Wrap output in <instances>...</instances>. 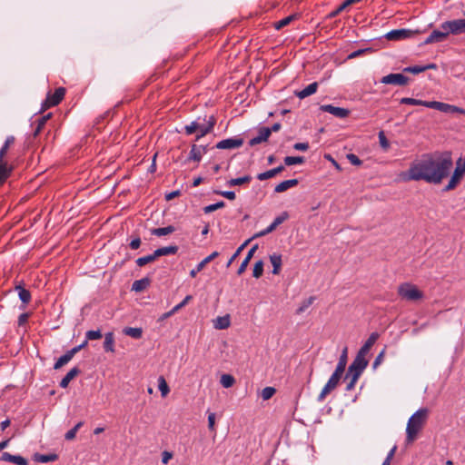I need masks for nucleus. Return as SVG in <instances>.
Here are the masks:
<instances>
[{
  "label": "nucleus",
  "mask_w": 465,
  "mask_h": 465,
  "mask_svg": "<svg viewBox=\"0 0 465 465\" xmlns=\"http://www.w3.org/2000/svg\"><path fill=\"white\" fill-rule=\"evenodd\" d=\"M219 255V252H212L210 255H208L207 257H205L202 262H200L196 267L194 269H193L191 272H190V276L192 278H194L196 277L197 273L200 272L202 270H203V268L206 266V264H208L209 262H211L213 259H215L216 257H218Z\"/></svg>",
  "instance_id": "nucleus-16"
},
{
  "label": "nucleus",
  "mask_w": 465,
  "mask_h": 465,
  "mask_svg": "<svg viewBox=\"0 0 465 465\" xmlns=\"http://www.w3.org/2000/svg\"><path fill=\"white\" fill-rule=\"evenodd\" d=\"M81 373V370L77 367L71 369L66 375L61 380L60 387L65 389L68 387L70 381Z\"/></svg>",
  "instance_id": "nucleus-20"
},
{
  "label": "nucleus",
  "mask_w": 465,
  "mask_h": 465,
  "mask_svg": "<svg viewBox=\"0 0 465 465\" xmlns=\"http://www.w3.org/2000/svg\"><path fill=\"white\" fill-rule=\"evenodd\" d=\"M313 301H314V297H310L307 300H305L302 302V304L299 307V309L297 310V313H301V312H304L309 306H311L312 304Z\"/></svg>",
  "instance_id": "nucleus-60"
},
{
  "label": "nucleus",
  "mask_w": 465,
  "mask_h": 465,
  "mask_svg": "<svg viewBox=\"0 0 465 465\" xmlns=\"http://www.w3.org/2000/svg\"><path fill=\"white\" fill-rule=\"evenodd\" d=\"M15 456L16 455H13L9 452H3L1 455V458H0V460L14 463V460L15 459Z\"/></svg>",
  "instance_id": "nucleus-63"
},
{
  "label": "nucleus",
  "mask_w": 465,
  "mask_h": 465,
  "mask_svg": "<svg viewBox=\"0 0 465 465\" xmlns=\"http://www.w3.org/2000/svg\"><path fill=\"white\" fill-rule=\"evenodd\" d=\"M214 193L222 195L231 201L234 200L236 197L235 193L232 191H214Z\"/></svg>",
  "instance_id": "nucleus-56"
},
{
  "label": "nucleus",
  "mask_w": 465,
  "mask_h": 465,
  "mask_svg": "<svg viewBox=\"0 0 465 465\" xmlns=\"http://www.w3.org/2000/svg\"><path fill=\"white\" fill-rule=\"evenodd\" d=\"M347 358H348V348L344 347V349L342 350V352L340 356V359H339V361H338L335 371L341 372V373L344 372L346 364H347Z\"/></svg>",
  "instance_id": "nucleus-32"
},
{
  "label": "nucleus",
  "mask_w": 465,
  "mask_h": 465,
  "mask_svg": "<svg viewBox=\"0 0 465 465\" xmlns=\"http://www.w3.org/2000/svg\"><path fill=\"white\" fill-rule=\"evenodd\" d=\"M104 349L105 351L114 352V336L113 332L104 335Z\"/></svg>",
  "instance_id": "nucleus-31"
},
{
  "label": "nucleus",
  "mask_w": 465,
  "mask_h": 465,
  "mask_svg": "<svg viewBox=\"0 0 465 465\" xmlns=\"http://www.w3.org/2000/svg\"><path fill=\"white\" fill-rule=\"evenodd\" d=\"M14 463L16 465H28V460L20 455H16Z\"/></svg>",
  "instance_id": "nucleus-64"
},
{
  "label": "nucleus",
  "mask_w": 465,
  "mask_h": 465,
  "mask_svg": "<svg viewBox=\"0 0 465 465\" xmlns=\"http://www.w3.org/2000/svg\"><path fill=\"white\" fill-rule=\"evenodd\" d=\"M15 290L17 292L19 299L24 304L22 308L25 309V305L31 302V292L24 288L21 284L15 285Z\"/></svg>",
  "instance_id": "nucleus-19"
},
{
  "label": "nucleus",
  "mask_w": 465,
  "mask_h": 465,
  "mask_svg": "<svg viewBox=\"0 0 465 465\" xmlns=\"http://www.w3.org/2000/svg\"><path fill=\"white\" fill-rule=\"evenodd\" d=\"M368 360L366 358L357 354L354 358L353 361L348 368L347 373L345 375V379H349L350 376H353L355 378H360L363 371L368 366Z\"/></svg>",
  "instance_id": "nucleus-4"
},
{
  "label": "nucleus",
  "mask_w": 465,
  "mask_h": 465,
  "mask_svg": "<svg viewBox=\"0 0 465 465\" xmlns=\"http://www.w3.org/2000/svg\"><path fill=\"white\" fill-rule=\"evenodd\" d=\"M270 262L273 267L272 273L279 274L282 268V255L277 253L270 255Z\"/></svg>",
  "instance_id": "nucleus-30"
},
{
  "label": "nucleus",
  "mask_w": 465,
  "mask_h": 465,
  "mask_svg": "<svg viewBox=\"0 0 465 465\" xmlns=\"http://www.w3.org/2000/svg\"><path fill=\"white\" fill-rule=\"evenodd\" d=\"M398 294L406 301H418L423 297V292L415 285L404 282L398 287Z\"/></svg>",
  "instance_id": "nucleus-3"
},
{
  "label": "nucleus",
  "mask_w": 465,
  "mask_h": 465,
  "mask_svg": "<svg viewBox=\"0 0 465 465\" xmlns=\"http://www.w3.org/2000/svg\"><path fill=\"white\" fill-rule=\"evenodd\" d=\"M214 426H215V413L209 412V414H208V429L211 431H214L215 430Z\"/></svg>",
  "instance_id": "nucleus-61"
},
{
  "label": "nucleus",
  "mask_w": 465,
  "mask_h": 465,
  "mask_svg": "<svg viewBox=\"0 0 465 465\" xmlns=\"http://www.w3.org/2000/svg\"><path fill=\"white\" fill-rule=\"evenodd\" d=\"M276 390L272 387H265L262 391V398L264 401L270 400L275 393Z\"/></svg>",
  "instance_id": "nucleus-54"
},
{
  "label": "nucleus",
  "mask_w": 465,
  "mask_h": 465,
  "mask_svg": "<svg viewBox=\"0 0 465 465\" xmlns=\"http://www.w3.org/2000/svg\"><path fill=\"white\" fill-rule=\"evenodd\" d=\"M379 141H380L381 146L383 149L387 150L390 147L389 141L387 140V138L382 131H381L379 133Z\"/></svg>",
  "instance_id": "nucleus-58"
},
{
  "label": "nucleus",
  "mask_w": 465,
  "mask_h": 465,
  "mask_svg": "<svg viewBox=\"0 0 465 465\" xmlns=\"http://www.w3.org/2000/svg\"><path fill=\"white\" fill-rule=\"evenodd\" d=\"M72 359L65 352L63 356H61L54 363V369L58 370L62 368L64 365L67 364Z\"/></svg>",
  "instance_id": "nucleus-46"
},
{
  "label": "nucleus",
  "mask_w": 465,
  "mask_h": 465,
  "mask_svg": "<svg viewBox=\"0 0 465 465\" xmlns=\"http://www.w3.org/2000/svg\"><path fill=\"white\" fill-rule=\"evenodd\" d=\"M460 180H461V178L452 174L450 180L449 181L448 184L445 186L443 191L448 192V191L453 190L458 185V183L460 182Z\"/></svg>",
  "instance_id": "nucleus-48"
},
{
  "label": "nucleus",
  "mask_w": 465,
  "mask_h": 465,
  "mask_svg": "<svg viewBox=\"0 0 465 465\" xmlns=\"http://www.w3.org/2000/svg\"><path fill=\"white\" fill-rule=\"evenodd\" d=\"M460 180H461V178L452 174L450 180L449 181L448 184L445 186L443 191L448 192V191L453 190L458 185V183L460 182Z\"/></svg>",
  "instance_id": "nucleus-49"
},
{
  "label": "nucleus",
  "mask_w": 465,
  "mask_h": 465,
  "mask_svg": "<svg viewBox=\"0 0 465 465\" xmlns=\"http://www.w3.org/2000/svg\"><path fill=\"white\" fill-rule=\"evenodd\" d=\"M230 324L231 322L229 315L217 317L213 322L214 328L217 330H225L230 326Z\"/></svg>",
  "instance_id": "nucleus-28"
},
{
  "label": "nucleus",
  "mask_w": 465,
  "mask_h": 465,
  "mask_svg": "<svg viewBox=\"0 0 465 465\" xmlns=\"http://www.w3.org/2000/svg\"><path fill=\"white\" fill-rule=\"evenodd\" d=\"M252 181V177L250 175H245L239 178H232L227 182L229 186H237L244 183H249Z\"/></svg>",
  "instance_id": "nucleus-37"
},
{
  "label": "nucleus",
  "mask_w": 465,
  "mask_h": 465,
  "mask_svg": "<svg viewBox=\"0 0 465 465\" xmlns=\"http://www.w3.org/2000/svg\"><path fill=\"white\" fill-rule=\"evenodd\" d=\"M15 143V137L14 136H8L6 140L5 141L4 145L0 149V161H5L4 158L7 153L8 148L11 144Z\"/></svg>",
  "instance_id": "nucleus-39"
},
{
  "label": "nucleus",
  "mask_w": 465,
  "mask_h": 465,
  "mask_svg": "<svg viewBox=\"0 0 465 465\" xmlns=\"http://www.w3.org/2000/svg\"><path fill=\"white\" fill-rule=\"evenodd\" d=\"M400 103L402 104H410V105H422L428 107L429 101H422L415 98L404 97L400 100Z\"/></svg>",
  "instance_id": "nucleus-36"
},
{
  "label": "nucleus",
  "mask_w": 465,
  "mask_h": 465,
  "mask_svg": "<svg viewBox=\"0 0 465 465\" xmlns=\"http://www.w3.org/2000/svg\"><path fill=\"white\" fill-rule=\"evenodd\" d=\"M198 134H196L195 140L198 141L202 137L205 136L206 134H210L211 131L205 126L200 124V129H198Z\"/></svg>",
  "instance_id": "nucleus-59"
},
{
  "label": "nucleus",
  "mask_w": 465,
  "mask_h": 465,
  "mask_svg": "<svg viewBox=\"0 0 465 465\" xmlns=\"http://www.w3.org/2000/svg\"><path fill=\"white\" fill-rule=\"evenodd\" d=\"M242 144V138L233 137L220 141L216 143L215 147L218 149H234L241 147Z\"/></svg>",
  "instance_id": "nucleus-13"
},
{
  "label": "nucleus",
  "mask_w": 465,
  "mask_h": 465,
  "mask_svg": "<svg viewBox=\"0 0 465 465\" xmlns=\"http://www.w3.org/2000/svg\"><path fill=\"white\" fill-rule=\"evenodd\" d=\"M52 117V114L49 113L45 115H43L37 119V125L33 133V136L35 138L38 136V134L42 132L43 128L45 127L46 122Z\"/></svg>",
  "instance_id": "nucleus-29"
},
{
  "label": "nucleus",
  "mask_w": 465,
  "mask_h": 465,
  "mask_svg": "<svg viewBox=\"0 0 465 465\" xmlns=\"http://www.w3.org/2000/svg\"><path fill=\"white\" fill-rule=\"evenodd\" d=\"M150 283L151 280L148 277L134 281L132 285V291L136 292H143L149 287Z\"/></svg>",
  "instance_id": "nucleus-27"
},
{
  "label": "nucleus",
  "mask_w": 465,
  "mask_h": 465,
  "mask_svg": "<svg viewBox=\"0 0 465 465\" xmlns=\"http://www.w3.org/2000/svg\"><path fill=\"white\" fill-rule=\"evenodd\" d=\"M85 337L89 341H94V340L101 339L103 337V335H102V332L100 330H96V331L91 330V331H86Z\"/></svg>",
  "instance_id": "nucleus-52"
},
{
  "label": "nucleus",
  "mask_w": 465,
  "mask_h": 465,
  "mask_svg": "<svg viewBox=\"0 0 465 465\" xmlns=\"http://www.w3.org/2000/svg\"><path fill=\"white\" fill-rule=\"evenodd\" d=\"M452 165L453 161L450 152L425 153L411 164L403 179L440 184L449 176Z\"/></svg>",
  "instance_id": "nucleus-1"
},
{
  "label": "nucleus",
  "mask_w": 465,
  "mask_h": 465,
  "mask_svg": "<svg viewBox=\"0 0 465 465\" xmlns=\"http://www.w3.org/2000/svg\"><path fill=\"white\" fill-rule=\"evenodd\" d=\"M294 19H295V15H289L287 17H284L283 19L276 22L274 24V27H275V29L280 30L282 28H283L284 26L288 25Z\"/></svg>",
  "instance_id": "nucleus-45"
},
{
  "label": "nucleus",
  "mask_w": 465,
  "mask_h": 465,
  "mask_svg": "<svg viewBox=\"0 0 465 465\" xmlns=\"http://www.w3.org/2000/svg\"><path fill=\"white\" fill-rule=\"evenodd\" d=\"M174 231H175V228L173 225H168L166 227L154 228L151 231V233L153 235L161 237V236H164V235L173 233Z\"/></svg>",
  "instance_id": "nucleus-34"
},
{
  "label": "nucleus",
  "mask_w": 465,
  "mask_h": 465,
  "mask_svg": "<svg viewBox=\"0 0 465 465\" xmlns=\"http://www.w3.org/2000/svg\"><path fill=\"white\" fill-rule=\"evenodd\" d=\"M443 26L449 29V32L453 35L465 34V18L445 21Z\"/></svg>",
  "instance_id": "nucleus-10"
},
{
  "label": "nucleus",
  "mask_w": 465,
  "mask_h": 465,
  "mask_svg": "<svg viewBox=\"0 0 465 465\" xmlns=\"http://www.w3.org/2000/svg\"><path fill=\"white\" fill-rule=\"evenodd\" d=\"M289 218V213L287 212H283L281 213V215L277 216L274 221L272 223V225L275 228L282 224L283 222H285Z\"/></svg>",
  "instance_id": "nucleus-53"
},
{
  "label": "nucleus",
  "mask_w": 465,
  "mask_h": 465,
  "mask_svg": "<svg viewBox=\"0 0 465 465\" xmlns=\"http://www.w3.org/2000/svg\"><path fill=\"white\" fill-rule=\"evenodd\" d=\"M320 110L322 112L329 113L341 119L347 117L350 114V111L348 109L336 107L332 104L321 105Z\"/></svg>",
  "instance_id": "nucleus-12"
},
{
  "label": "nucleus",
  "mask_w": 465,
  "mask_h": 465,
  "mask_svg": "<svg viewBox=\"0 0 465 465\" xmlns=\"http://www.w3.org/2000/svg\"><path fill=\"white\" fill-rule=\"evenodd\" d=\"M428 108L436 109L440 112L446 113V114L458 113V114H465V109H463V108H460V107H458V106H455L452 104L441 103V102H437V101L430 102L428 104Z\"/></svg>",
  "instance_id": "nucleus-9"
},
{
  "label": "nucleus",
  "mask_w": 465,
  "mask_h": 465,
  "mask_svg": "<svg viewBox=\"0 0 465 465\" xmlns=\"http://www.w3.org/2000/svg\"><path fill=\"white\" fill-rule=\"evenodd\" d=\"M235 382V379L233 376L230 374H223L221 377V384L224 388H231Z\"/></svg>",
  "instance_id": "nucleus-44"
},
{
  "label": "nucleus",
  "mask_w": 465,
  "mask_h": 465,
  "mask_svg": "<svg viewBox=\"0 0 465 465\" xmlns=\"http://www.w3.org/2000/svg\"><path fill=\"white\" fill-rule=\"evenodd\" d=\"M263 273V262L262 260L255 262L252 275L254 278L258 279L260 278Z\"/></svg>",
  "instance_id": "nucleus-47"
},
{
  "label": "nucleus",
  "mask_w": 465,
  "mask_h": 465,
  "mask_svg": "<svg viewBox=\"0 0 465 465\" xmlns=\"http://www.w3.org/2000/svg\"><path fill=\"white\" fill-rule=\"evenodd\" d=\"M381 83L385 84H394L403 86L409 83V77L402 74H390L383 76Z\"/></svg>",
  "instance_id": "nucleus-11"
},
{
  "label": "nucleus",
  "mask_w": 465,
  "mask_h": 465,
  "mask_svg": "<svg viewBox=\"0 0 465 465\" xmlns=\"http://www.w3.org/2000/svg\"><path fill=\"white\" fill-rule=\"evenodd\" d=\"M84 425V422L83 421H79L78 423H76L74 425V428H72L71 430H69L65 435H64V439L66 440H73L75 436H76V433L78 431V430Z\"/></svg>",
  "instance_id": "nucleus-42"
},
{
  "label": "nucleus",
  "mask_w": 465,
  "mask_h": 465,
  "mask_svg": "<svg viewBox=\"0 0 465 465\" xmlns=\"http://www.w3.org/2000/svg\"><path fill=\"white\" fill-rule=\"evenodd\" d=\"M317 88H318V83H316V82L312 83L308 86H306L304 89L297 92L296 95L300 99H304V98L313 94L314 93H316Z\"/></svg>",
  "instance_id": "nucleus-26"
},
{
  "label": "nucleus",
  "mask_w": 465,
  "mask_h": 465,
  "mask_svg": "<svg viewBox=\"0 0 465 465\" xmlns=\"http://www.w3.org/2000/svg\"><path fill=\"white\" fill-rule=\"evenodd\" d=\"M257 248H258V245H254L249 250L246 257L244 258V260L242 262L240 267L238 268V271H237L238 275H241L245 272V270H246L251 259L252 258L255 251L257 250Z\"/></svg>",
  "instance_id": "nucleus-24"
},
{
  "label": "nucleus",
  "mask_w": 465,
  "mask_h": 465,
  "mask_svg": "<svg viewBox=\"0 0 465 465\" xmlns=\"http://www.w3.org/2000/svg\"><path fill=\"white\" fill-rule=\"evenodd\" d=\"M270 136L271 135H270L269 127H261L258 130V135L249 141V145L254 146V145H257L263 142H266V141H268Z\"/></svg>",
  "instance_id": "nucleus-15"
},
{
  "label": "nucleus",
  "mask_w": 465,
  "mask_h": 465,
  "mask_svg": "<svg viewBox=\"0 0 465 465\" xmlns=\"http://www.w3.org/2000/svg\"><path fill=\"white\" fill-rule=\"evenodd\" d=\"M283 170H284V166L280 165L276 168H273V169L268 170L264 173H259L257 175V179L260 181H264V180L272 178V177L276 176L277 174H279L280 173H282Z\"/></svg>",
  "instance_id": "nucleus-21"
},
{
  "label": "nucleus",
  "mask_w": 465,
  "mask_h": 465,
  "mask_svg": "<svg viewBox=\"0 0 465 465\" xmlns=\"http://www.w3.org/2000/svg\"><path fill=\"white\" fill-rule=\"evenodd\" d=\"M178 249L179 248L176 245H170V246L158 248L153 252V253H154L155 258L157 259L158 257H161L163 255L175 254L178 252Z\"/></svg>",
  "instance_id": "nucleus-22"
},
{
  "label": "nucleus",
  "mask_w": 465,
  "mask_h": 465,
  "mask_svg": "<svg viewBox=\"0 0 465 465\" xmlns=\"http://www.w3.org/2000/svg\"><path fill=\"white\" fill-rule=\"evenodd\" d=\"M347 159L352 165L360 166L362 163V161L354 153H348Z\"/></svg>",
  "instance_id": "nucleus-57"
},
{
  "label": "nucleus",
  "mask_w": 465,
  "mask_h": 465,
  "mask_svg": "<svg viewBox=\"0 0 465 465\" xmlns=\"http://www.w3.org/2000/svg\"><path fill=\"white\" fill-rule=\"evenodd\" d=\"M200 129V124L196 121L192 122L190 124L184 126V131L187 135H191Z\"/></svg>",
  "instance_id": "nucleus-50"
},
{
  "label": "nucleus",
  "mask_w": 465,
  "mask_h": 465,
  "mask_svg": "<svg viewBox=\"0 0 465 465\" xmlns=\"http://www.w3.org/2000/svg\"><path fill=\"white\" fill-rule=\"evenodd\" d=\"M156 258L154 256V253L153 252L152 254L138 258L135 261V263L137 264V266L143 267L150 262H154Z\"/></svg>",
  "instance_id": "nucleus-41"
},
{
  "label": "nucleus",
  "mask_w": 465,
  "mask_h": 465,
  "mask_svg": "<svg viewBox=\"0 0 465 465\" xmlns=\"http://www.w3.org/2000/svg\"><path fill=\"white\" fill-rule=\"evenodd\" d=\"M298 183L299 181L297 179L285 180L275 186L274 192L283 193L288 189L296 186Z\"/></svg>",
  "instance_id": "nucleus-25"
},
{
  "label": "nucleus",
  "mask_w": 465,
  "mask_h": 465,
  "mask_svg": "<svg viewBox=\"0 0 465 465\" xmlns=\"http://www.w3.org/2000/svg\"><path fill=\"white\" fill-rule=\"evenodd\" d=\"M342 374L343 373L341 372L334 371V372L331 374L329 381L322 390L321 393L319 394L318 401H322L325 399V397L337 387Z\"/></svg>",
  "instance_id": "nucleus-8"
},
{
  "label": "nucleus",
  "mask_w": 465,
  "mask_h": 465,
  "mask_svg": "<svg viewBox=\"0 0 465 465\" xmlns=\"http://www.w3.org/2000/svg\"><path fill=\"white\" fill-rule=\"evenodd\" d=\"M284 163L288 166L293 164H302L305 162V158L303 156H286L284 158Z\"/></svg>",
  "instance_id": "nucleus-40"
},
{
  "label": "nucleus",
  "mask_w": 465,
  "mask_h": 465,
  "mask_svg": "<svg viewBox=\"0 0 465 465\" xmlns=\"http://www.w3.org/2000/svg\"><path fill=\"white\" fill-rule=\"evenodd\" d=\"M426 30H411V29H396L391 30L386 35V38L391 41L402 40L407 38H411L417 35L425 33Z\"/></svg>",
  "instance_id": "nucleus-6"
},
{
  "label": "nucleus",
  "mask_w": 465,
  "mask_h": 465,
  "mask_svg": "<svg viewBox=\"0 0 465 465\" xmlns=\"http://www.w3.org/2000/svg\"><path fill=\"white\" fill-rule=\"evenodd\" d=\"M57 459H58V455L55 453L41 454V453L36 452L33 455V460L35 461L42 462V463L55 461Z\"/></svg>",
  "instance_id": "nucleus-23"
},
{
  "label": "nucleus",
  "mask_w": 465,
  "mask_h": 465,
  "mask_svg": "<svg viewBox=\"0 0 465 465\" xmlns=\"http://www.w3.org/2000/svg\"><path fill=\"white\" fill-rule=\"evenodd\" d=\"M224 205H225L224 202L220 201V202H218V203H213V204H210V205L205 206V207L203 208V212H204L205 213H213V212H214V211H216V210H218V209H220V208L224 207Z\"/></svg>",
  "instance_id": "nucleus-51"
},
{
  "label": "nucleus",
  "mask_w": 465,
  "mask_h": 465,
  "mask_svg": "<svg viewBox=\"0 0 465 465\" xmlns=\"http://www.w3.org/2000/svg\"><path fill=\"white\" fill-rule=\"evenodd\" d=\"M371 48L358 49V50L351 53L350 54H348L347 59H350V60L354 59V58H357V57L362 55L365 53H371Z\"/></svg>",
  "instance_id": "nucleus-55"
},
{
  "label": "nucleus",
  "mask_w": 465,
  "mask_h": 465,
  "mask_svg": "<svg viewBox=\"0 0 465 465\" xmlns=\"http://www.w3.org/2000/svg\"><path fill=\"white\" fill-rule=\"evenodd\" d=\"M435 68H436L435 64H430L425 66H420V65L409 66V67L404 68V72L418 74L420 73L426 71L427 69H435Z\"/></svg>",
  "instance_id": "nucleus-33"
},
{
  "label": "nucleus",
  "mask_w": 465,
  "mask_h": 465,
  "mask_svg": "<svg viewBox=\"0 0 465 465\" xmlns=\"http://www.w3.org/2000/svg\"><path fill=\"white\" fill-rule=\"evenodd\" d=\"M206 152H207L206 146H197L196 144H193L190 153H189L188 160L189 161L193 160L194 162H200L203 154L206 153Z\"/></svg>",
  "instance_id": "nucleus-17"
},
{
  "label": "nucleus",
  "mask_w": 465,
  "mask_h": 465,
  "mask_svg": "<svg viewBox=\"0 0 465 465\" xmlns=\"http://www.w3.org/2000/svg\"><path fill=\"white\" fill-rule=\"evenodd\" d=\"M158 388L159 391H161L162 397H166L167 394L170 392L169 386L163 376H160L158 378Z\"/></svg>",
  "instance_id": "nucleus-38"
},
{
  "label": "nucleus",
  "mask_w": 465,
  "mask_h": 465,
  "mask_svg": "<svg viewBox=\"0 0 465 465\" xmlns=\"http://www.w3.org/2000/svg\"><path fill=\"white\" fill-rule=\"evenodd\" d=\"M451 35L445 26H443V23L440 24V29L433 30L430 35L424 40L421 44L423 45L441 43L445 41L449 35Z\"/></svg>",
  "instance_id": "nucleus-7"
},
{
  "label": "nucleus",
  "mask_w": 465,
  "mask_h": 465,
  "mask_svg": "<svg viewBox=\"0 0 465 465\" xmlns=\"http://www.w3.org/2000/svg\"><path fill=\"white\" fill-rule=\"evenodd\" d=\"M65 88L58 87L54 90V94L50 92L47 94L45 100L42 103L41 111H45L50 107L59 104L64 97Z\"/></svg>",
  "instance_id": "nucleus-5"
},
{
  "label": "nucleus",
  "mask_w": 465,
  "mask_h": 465,
  "mask_svg": "<svg viewBox=\"0 0 465 465\" xmlns=\"http://www.w3.org/2000/svg\"><path fill=\"white\" fill-rule=\"evenodd\" d=\"M123 332L125 335L130 336L134 339H140V338H142V335H143L142 328L125 327L123 330Z\"/></svg>",
  "instance_id": "nucleus-35"
},
{
  "label": "nucleus",
  "mask_w": 465,
  "mask_h": 465,
  "mask_svg": "<svg viewBox=\"0 0 465 465\" xmlns=\"http://www.w3.org/2000/svg\"><path fill=\"white\" fill-rule=\"evenodd\" d=\"M465 174V161L462 162L461 158H460L456 163V168L454 170L453 175L462 178Z\"/></svg>",
  "instance_id": "nucleus-43"
},
{
  "label": "nucleus",
  "mask_w": 465,
  "mask_h": 465,
  "mask_svg": "<svg viewBox=\"0 0 465 465\" xmlns=\"http://www.w3.org/2000/svg\"><path fill=\"white\" fill-rule=\"evenodd\" d=\"M13 166H9L5 161H0V185H3L12 174Z\"/></svg>",
  "instance_id": "nucleus-18"
},
{
  "label": "nucleus",
  "mask_w": 465,
  "mask_h": 465,
  "mask_svg": "<svg viewBox=\"0 0 465 465\" xmlns=\"http://www.w3.org/2000/svg\"><path fill=\"white\" fill-rule=\"evenodd\" d=\"M384 354H385V349H383L378 355L377 357L375 358L374 361H373V364H372V367L374 369H376L383 361L384 359Z\"/></svg>",
  "instance_id": "nucleus-62"
},
{
  "label": "nucleus",
  "mask_w": 465,
  "mask_h": 465,
  "mask_svg": "<svg viewBox=\"0 0 465 465\" xmlns=\"http://www.w3.org/2000/svg\"><path fill=\"white\" fill-rule=\"evenodd\" d=\"M379 336L380 335H379L378 332L371 333V335L369 336L367 341L364 342V344L361 347V349L359 350L357 354L366 358V355L369 353V351H371V347L377 341V340L379 339Z\"/></svg>",
  "instance_id": "nucleus-14"
},
{
  "label": "nucleus",
  "mask_w": 465,
  "mask_h": 465,
  "mask_svg": "<svg viewBox=\"0 0 465 465\" xmlns=\"http://www.w3.org/2000/svg\"><path fill=\"white\" fill-rule=\"evenodd\" d=\"M429 412L427 408H421L411 416L406 428V441L408 443L412 442L420 430L425 426L429 418Z\"/></svg>",
  "instance_id": "nucleus-2"
}]
</instances>
